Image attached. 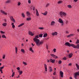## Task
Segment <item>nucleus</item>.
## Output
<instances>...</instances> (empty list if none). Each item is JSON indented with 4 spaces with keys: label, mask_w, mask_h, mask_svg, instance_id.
Returning a JSON list of instances; mask_svg holds the SVG:
<instances>
[{
    "label": "nucleus",
    "mask_w": 79,
    "mask_h": 79,
    "mask_svg": "<svg viewBox=\"0 0 79 79\" xmlns=\"http://www.w3.org/2000/svg\"><path fill=\"white\" fill-rule=\"evenodd\" d=\"M22 16H23V18H25V15L24 14V13H22Z\"/></svg>",
    "instance_id": "nucleus-30"
},
{
    "label": "nucleus",
    "mask_w": 79,
    "mask_h": 79,
    "mask_svg": "<svg viewBox=\"0 0 79 79\" xmlns=\"http://www.w3.org/2000/svg\"><path fill=\"white\" fill-rule=\"evenodd\" d=\"M47 36V33H46L45 34H44V35H43V37H46Z\"/></svg>",
    "instance_id": "nucleus-28"
},
{
    "label": "nucleus",
    "mask_w": 79,
    "mask_h": 79,
    "mask_svg": "<svg viewBox=\"0 0 79 79\" xmlns=\"http://www.w3.org/2000/svg\"><path fill=\"white\" fill-rule=\"evenodd\" d=\"M15 76V72H14L13 73L12 75H11V76L12 77H14V76Z\"/></svg>",
    "instance_id": "nucleus-35"
},
{
    "label": "nucleus",
    "mask_w": 79,
    "mask_h": 79,
    "mask_svg": "<svg viewBox=\"0 0 79 79\" xmlns=\"http://www.w3.org/2000/svg\"><path fill=\"white\" fill-rule=\"evenodd\" d=\"M67 6L69 8H72V6L71 5H68Z\"/></svg>",
    "instance_id": "nucleus-29"
},
{
    "label": "nucleus",
    "mask_w": 79,
    "mask_h": 79,
    "mask_svg": "<svg viewBox=\"0 0 79 79\" xmlns=\"http://www.w3.org/2000/svg\"><path fill=\"white\" fill-rule=\"evenodd\" d=\"M26 14H27V16L28 17H29V16H30L31 15V14L28 11H27L26 12Z\"/></svg>",
    "instance_id": "nucleus-12"
},
{
    "label": "nucleus",
    "mask_w": 79,
    "mask_h": 79,
    "mask_svg": "<svg viewBox=\"0 0 79 79\" xmlns=\"http://www.w3.org/2000/svg\"><path fill=\"white\" fill-rule=\"evenodd\" d=\"M67 59V58L65 57L63 58V60H66Z\"/></svg>",
    "instance_id": "nucleus-39"
},
{
    "label": "nucleus",
    "mask_w": 79,
    "mask_h": 79,
    "mask_svg": "<svg viewBox=\"0 0 79 79\" xmlns=\"http://www.w3.org/2000/svg\"><path fill=\"white\" fill-rule=\"evenodd\" d=\"M21 51L23 53H24V50L23 49H21Z\"/></svg>",
    "instance_id": "nucleus-40"
},
{
    "label": "nucleus",
    "mask_w": 79,
    "mask_h": 79,
    "mask_svg": "<svg viewBox=\"0 0 79 79\" xmlns=\"http://www.w3.org/2000/svg\"><path fill=\"white\" fill-rule=\"evenodd\" d=\"M53 75H56V72L55 71L54 73H53Z\"/></svg>",
    "instance_id": "nucleus-54"
},
{
    "label": "nucleus",
    "mask_w": 79,
    "mask_h": 79,
    "mask_svg": "<svg viewBox=\"0 0 79 79\" xmlns=\"http://www.w3.org/2000/svg\"><path fill=\"white\" fill-rule=\"evenodd\" d=\"M15 52H16V53H17V52H18V48L15 47Z\"/></svg>",
    "instance_id": "nucleus-31"
},
{
    "label": "nucleus",
    "mask_w": 79,
    "mask_h": 79,
    "mask_svg": "<svg viewBox=\"0 0 79 79\" xmlns=\"http://www.w3.org/2000/svg\"><path fill=\"white\" fill-rule=\"evenodd\" d=\"M65 32L66 34H68V33H69V32L68 31H65Z\"/></svg>",
    "instance_id": "nucleus-55"
},
{
    "label": "nucleus",
    "mask_w": 79,
    "mask_h": 79,
    "mask_svg": "<svg viewBox=\"0 0 79 79\" xmlns=\"http://www.w3.org/2000/svg\"><path fill=\"white\" fill-rule=\"evenodd\" d=\"M53 51H54V53H55L56 52V49L54 48L53 49Z\"/></svg>",
    "instance_id": "nucleus-46"
},
{
    "label": "nucleus",
    "mask_w": 79,
    "mask_h": 79,
    "mask_svg": "<svg viewBox=\"0 0 79 79\" xmlns=\"http://www.w3.org/2000/svg\"><path fill=\"white\" fill-rule=\"evenodd\" d=\"M12 27L13 28H15V26L14 25H12Z\"/></svg>",
    "instance_id": "nucleus-53"
},
{
    "label": "nucleus",
    "mask_w": 79,
    "mask_h": 79,
    "mask_svg": "<svg viewBox=\"0 0 79 79\" xmlns=\"http://www.w3.org/2000/svg\"><path fill=\"white\" fill-rule=\"evenodd\" d=\"M31 45H33V46H34V45L33 44V43H31Z\"/></svg>",
    "instance_id": "nucleus-61"
},
{
    "label": "nucleus",
    "mask_w": 79,
    "mask_h": 79,
    "mask_svg": "<svg viewBox=\"0 0 79 79\" xmlns=\"http://www.w3.org/2000/svg\"><path fill=\"white\" fill-rule=\"evenodd\" d=\"M14 23H12L11 24V25H12L13 26V25H14Z\"/></svg>",
    "instance_id": "nucleus-62"
},
{
    "label": "nucleus",
    "mask_w": 79,
    "mask_h": 79,
    "mask_svg": "<svg viewBox=\"0 0 79 79\" xmlns=\"http://www.w3.org/2000/svg\"><path fill=\"white\" fill-rule=\"evenodd\" d=\"M1 13H3V15H7L8 14L7 13H6L5 12V11L3 10H1Z\"/></svg>",
    "instance_id": "nucleus-9"
},
{
    "label": "nucleus",
    "mask_w": 79,
    "mask_h": 79,
    "mask_svg": "<svg viewBox=\"0 0 79 79\" xmlns=\"http://www.w3.org/2000/svg\"><path fill=\"white\" fill-rule=\"evenodd\" d=\"M60 76L61 77H63V72L62 71H60Z\"/></svg>",
    "instance_id": "nucleus-11"
},
{
    "label": "nucleus",
    "mask_w": 79,
    "mask_h": 79,
    "mask_svg": "<svg viewBox=\"0 0 79 79\" xmlns=\"http://www.w3.org/2000/svg\"><path fill=\"white\" fill-rule=\"evenodd\" d=\"M74 35V34H70V35L67 36V37H71V36H73Z\"/></svg>",
    "instance_id": "nucleus-13"
},
{
    "label": "nucleus",
    "mask_w": 79,
    "mask_h": 79,
    "mask_svg": "<svg viewBox=\"0 0 79 79\" xmlns=\"http://www.w3.org/2000/svg\"><path fill=\"white\" fill-rule=\"evenodd\" d=\"M58 22L59 23H60L61 24V26H63V25L64 24V22L63 21V20H62V19H61L59 18V20H58Z\"/></svg>",
    "instance_id": "nucleus-4"
},
{
    "label": "nucleus",
    "mask_w": 79,
    "mask_h": 79,
    "mask_svg": "<svg viewBox=\"0 0 79 79\" xmlns=\"http://www.w3.org/2000/svg\"><path fill=\"white\" fill-rule=\"evenodd\" d=\"M27 21H30L31 20V18H27Z\"/></svg>",
    "instance_id": "nucleus-25"
},
{
    "label": "nucleus",
    "mask_w": 79,
    "mask_h": 79,
    "mask_svg": "<svg viewBox=\"0 0 79 79\" xmlns=\"http://www.w3.org/2000/svg\"><path fill=\"white\" fill-rule=\"evenodd\" d=\"M46 48L48 50V46L47 44H46Z\"/></svg>",
    "instance_id": "nucleus-45"
},
{
    "label": "nucleus",
    "mask_w": 79,
    "mask_h": 79,
    "mask_svg": "<svg viewBox=\"0 0 79 79\" xmlns=\"http://www.w3.org/2000/svg\"><path fill=\"white\" fill-rule=\"evenodd\" d=\"M78 1V0H74V1L75 2H77Z\"/></svg>",
    "instance_id": "nucleus-56"
},
{
    "label": "nucleus",
    "mask_w": 79,
    "mask_h": 79,
    "mask_svg": "<svg viewBox=\"0 0 79 79\" xmlns=\"http://www.w3.org/2000/svg\"><path fill=\"white\" fill-rule=\"evenodd\" d=\"M23 63L24 64V65H27V63L26 62H23Z\"/></svg>",
    "instance_id": "nucleus-37"
},
{
    "label": "nucleus",
    "mask_w": 79,
    "mask_h": 79,
    "mask_svg": "<svg viewBox=\"0 0 79 79\" xmlns=\"http://www.w3.org/2000/svg\"><path fill=\"white\" fill-rule=\"evenodd\" d=\"M23 74V71H21L19 73V75H21V74Z\"/></svg>",
    "instance_id": "nucleus-34"
},
{
    "label": "nucleus",
    "mask_w": 79,
    "mask_h": 79,
    "mask_svg": "<svg viewBox=\"0 0 79 79\" xmlns=\"http://www.w3.org/2000/svg\"><path fill=\"white\" fill-rule=\"evenodd\" d=\"M73 53H71L70 54H69V58H71L72 56H73Z\"/></svg>",
    "instance_id": "nucleus-18"
},
{
    "label": "nucleus",
    "mask_w": 79,
    "mask_h": 79,
    "mask_svg": "<svg viewBox=\"0 0 79 79\" xmlns=\"http://www.w3.org/2000/svg\"><path fill=\"white\" fill-rule=\"evenodd\" d=\"M4 68V66H3V67H1L0 68V69H3Z\"/></svg>",
    "instance_id": "nucleus-48"
},
{
    "label": "nucleus",
    "mask_w": 79,
    "mask_h": 79,
    "mask_svg": "<svg viewBox=\"0 0 79 79\" xmlns=\"http://www.w3.org/2000/svg\"><path fill=\"white\" fill-rule=\"evenodd\" d=\"M67 15L66 13L63 11H60V15L61 17H66Z\"/></svg>",
    "instance_id": "nucleus-3"
},
{
    "label": "nucleus",
    "mask_w": 79,
    "mask_h": 79,
    "mask_svg": "<svg viewBox=\"0 0 79 79\" xmlns=\"http://www.w3.org/2000/svg\"><path fill=\"white\" fill-rule=\"evenodd\" d=\"M50 62H51L52 63H55V59H50Z\"/></svg>",
    "instance_id": "nucleus-8"
},
{
    "label": "nucleus",
    "mask_w": 79,
    "mask_h": 79,
    "mask_svg": "<svg viewBox=\"0 0 79 79\" xmlns=\"http://www.w3.org/2000/svg\"><path fill=\"white\" fill-rule=\"evenodd\" d=\"M42 14L44 15H47V12L46 11L44 13H42Z\"/></svg>",
    "instance_id": "nucleus-21"
},
{
    "label": "nucleus",
    "mask_w": 79,
    "mask_h": 79,
    "mask_svg": "<svg viewBox=\"0 0 79 79\" xmlns=\"http://www.w3.org/2000/svg\"><path fill=\"white\" fill-rule=\"evenodd\" d=\"M64 45H66V46H69V47H72L74 48H78V49H79V44H78L76 45L73 44H71L68 42L66 43Z\"/></svg>",
    "instance_id": "nucleus-2"
},
{
    "label": "nucleus",
    "mask_w": 79,
    "mask_h": 79,
    "mask_svg": "<svg viewBox=\"0 0 79 79\" xmlns=\"http://www.w3.org/2000/svg\"><path fill=\"white\" fill-rule=\"evenodd\" d=\"M24 23H22L20 24V25H19L18 26L19 27H21V26H23V25H24Z\"/></svg>",
    "instance_id": "nucleus-22"
},
{
    "label": "nucleus",
    "mask_w": 79,
    "mask_h": 79,
    "mask_svg": "<svg viewBox=\"0 0 79 79\" xmlns=\"http://www.w3.org/2000/svg\"><path fill=\"white\" fill-rule=\"evenodd\" d=\"M2 38H5L6 39V36H5V35H2Z\"/></svg>",
    "instance_id": "nucleus-27"
},
{
    "label": "nucleus",
    "mask_w": 79,
    "mask_h": 79,
    "mask_svg": "<svg viewBox=\"0 0 79 79\" xmlns=\"http://www.w3.org/2000/svg\"><path fill=\"white\" fill-rule=\"evenodd\" d=\"M29 35H31V36H33V35H34V34L32 33V32L31 31H29Z\"/></svg>",
    "instance_id": "nucleus-15"
},
{
    "label": "nucleus",
    "mask_w": 79,
    "mask_h": 79,
    "mask_svg": "<svg viewBox=\"0 0 79 79\" xmlns=\"http://www.w3.org/2000/svg\"><path fill=\"white\" fill-rule=\"evenodd\" d=\"M68 20H66V23L67 24L68 23Z\"/></svg>",
    "instance_id": "nucleus-60"
},
{
    "label": "nucleus",
    "mask_w": 79,
    "mask_h": 79,
    "mask_svg": "<svg viewBox=\"0 0 79 79\" xmlns=\"http://www.w3.org/2000/svg\"><path fill=\"white\" fill-rule=\"evenodd\" d=\"M69 42H72V40H70Z\"/></svg>",
    "instance_id": "nucleus-63"
},
{
    "label": "nucleus",
    "mask_w": 79,
    "mask_h": 79,
    "mask_svg": "<svg viewBox=\"0 0 79 79\" xmlns=\"http://www.w3.org/2000/svg\"><path fill=\"white\" fill-rule=\"evenodd\" d=\"M77 76H79V71L76 72L74 75V78L75 79H77Z\"/></svg>",
    "instance_id": "nucleus-5"
},
{
    "label": "nucleus",
    "mask_w": 79,
    "mask_h": 79,
    "mask_svg": "<svg viewBox=\"0 0 79 79\" xmlns=\"http://www.w3.org/2000/svg\"><path fill=\"white\" fill-rule=\"evenodd\" d=\"M4 21L5 22V23H6V22H7V21L6 20V19H4Z\"/></svg>",
    "instance_id": "nucleus-51"
},
{
    "label": "nucleus",
    "mask_w": 79,
    "mask_h": 79,
    "mask_svg": "<svg viewBox=\"0 0 79 79\" xmlns=\"http://www.w3.org/2000/svg\"><path fill=\"white\" fill-rule=\"evenodd\" d=\"M39 29H40L41 30H42L44 29V27H40L39 28Z\"/></svg>",
    "instance_id": "nucleus-41"
},
{
    "label": "nucleus",
    "mask_w": 79,
    "mask_h": 79,
    "mask_svg": "<svg viewBox=\"0 0 79 79\" xmlns=\"http://www.w3.org/2000/svg\"><path fill=\"white\" fill-rule=\"evenodd\" d=\"M6 24H7L6 23H4L2 24V26L4 27L6 26Z\"/></svg>",
    "instance_id": "nucleus-20"
},
{
    "label": "nucleus",
    "mask_w": 79,
    "mask_h": 79,
    "mask_svg": "<svg viewBox=\"0 0 79 79\" xmlns=\"http://www.w3.org/2000/svg\"><path fill=\"white\" fill-rule=\"evenodd\" d=\"M0 71L1 72V73H3V71L2 70V69H0Z\"/></svg>",
    "instance_id": "nucleus-47"
},
{
    "label": "nucleus",
    "mask_w": 79,
    "mask_h": 79,
    "mask_svg": "<svg viewBox=\"0 0 79 79\" xmlns=\"http://www.w3.org/2000/svg\"><path fill=\"white\" fill-rule=\"evenodd\" d=\"M30 51H32V47H31L30 48Z\"/></svg>",
    "instance_id": "nucleus-50"
},
{
    "label": "nucleus",
    "mask_w": 79,
    "mask_h": 79,
    "mask_svg": "<svg viewBox=\"0 0 79 79\" xmlns=\"http://www.w3.org/2000/svg\"><path fill=\"white\" fill-rule=\"evenodd\" d=\"M36 15L37 16H39V12H38V10L37 9H36Z\"/></svg>",
    "instance_id": "nucleus-19"
},
{
    "label": "nucleus",
    "mask_w": 79,
    "mask_h": 79,
    "mask_svg": "<svg viewBox=\"0 0 79 79\" xmlns=\"http://www.w3.org/2000/svg\"><path fill=\"white\" fill-rule=\"evenodd\" d=\"M71 65H72V64H71V63H70L69 64V66H71Z\"/></svg>",
    "instance_id": "nucleus-58"
},
{
    "label": "nucleus",
    "mask_w": 79,
    "mask_h": 79,
    "mask_svg": "<svg viewBox=\"0 0 79 79\" xmlns=\"http://www.w3.org/2000/svg\"><path fill=\"white\" fill-rule=\"evenodd\" d=\"M58 34V32H55L54 33H52V35H56Z\"/></svg>",
    "instance_id": "nucleus-14"
},
{
    "label": "nucleus",
    "mask_w": 79,
    "mask_h": 79,
    "mask_svg": "<svg viewBox=\"0 0 79 79\" xmlns=\"http://www.w3.org/2000/svg\"><path fill=\"white\" fill-rule=\"evenodd\" d=\"M55 22L54 21H52L51 22V23L50 24L51 26H53L55 25Z\"/></svg>",
    "instance_id": "nucleus-10"
},
{
    "label": "nucleus",
    "mask_w": 79,
    "mask_h": 79,
    "mask_svg": "<svg viewBox=\"0 0 79 79\" xmlns=\"http://www.w3.org/2000/svg\"><path fill=\"white\" fill-rule=\"evenodd\" d=\"M49 71L50 72H52V67H49Z\"/></svg>",
    "instance_id": "nucleus-24"
},
{
    "label": "nucleus",
    "mask_w": 79,
    "mask_h": 79,
    "mask_svg": "<svg viewBox=\"0 0 79 79\" xmlns=\"http://www.w3.org/2000/svg\"><path fill=\"white\" fill-rule=\"evenodd\" d=\"M10 2H11L10 0H8L5 2V3H10Z\"/></svg>",
    "instance_id": "nucleus-17"
},
{
    "label": "nucleus",
    "mask_w": 79,
    "mask_h": 79,
    "mask_svg": "<svg viewBox=\"0 0 79 79\" xmlns=\"http://www.w3.org/2000/svg\"><path fill=\"white\" fill-rule=\"evenodd\" d=\"M50 61V60H48V63H49V62Z\"/></svg>",
    "instance_id": "nucleus-57"
},
{
    "label": "nucleus",
    "mask_w": 79,
    "mask_h": 79,
    "mask_svg": "<svg viewBox=\"0 0 79 79\" xmlns=\"http://www.w3.org/2000/svg\"><path fill=\"white\" fill-rule=\"evenodd\" d=\"M70 79H73L72 78V77H70Z\"/></svg>",
    "instance_id": "nucleus-64"
},
{
    "label": "nucleus",
    "mask_w": 79,
    "mask_h": 79,
    "mask_svg": "<svg viewBox=\"0 0 79 79\" xmlns=\"http://www.w3.org/2000/svg\"><path fill=\"white\" fill-rule=\"evenodd\" d=\"M17 70H20V68H19V67H18L17 68Z\"/></svg>",
    "instance_id": "nucleus-52"
},
{
    "label": "nucleus",
    "mask_w": 79,
    "mask_h": 79,
    "mask_svg": "<svg viewBox=\"0 0 79 79\" xmlns=\"http://www.w3.org/2000/svg\"><path fill=\"white\" fill-rule=\"evenodd\" d=\"M0 32L1 34H5V32H4L2 31H1Z\"/></svg>",
    "instance_id": "nucleus-44"
},
{
    "label": "nucleus",
    "mask_w": 79,
    "mask_h": 79,
    "mask_svg": "<svg viewBox=\"0 0 79 79\" xmlns=\"http://www.w3.org/2000/svg\"><path fill=\"white\" fill-rule=\"evenodd\" d=\"M44 68H45V70L46 71H47V66L45 64H44Z\"/></svg>",
    "instance_id": "nucleus-16"
},
{
    "label": "nucleus",
    "mask_w": 79,
    "mask_h": 79,
    "mask_svg": "<svg viewBox=\"0 0 79 79\" xmlns=\"http://www.w3.org/2000/svg\"><path fill=\"white\" fill-rule=\"evenodd\" d=\"M62 3V1H59L58 2V4H60V3Z\"/></svg>",
    "instance_id": "nucleus-38"
},
{
    "label": "nucleus",
    "mask_w": 79,
    "mask_h": 79,
    "mask_svg": "<svg viewBox=\"0 0 79 79\" xmlns=\"http://www.w3.org/2000/svg\"><path fill=\"white\" fill-rule=\"evenodd\" d=\"M39 38V35H37L36 36H35V38H34V42H35L36 44L37 45V46H40V45H42V44L44 43L43 41L39 42H40V40L38 39H37Z\"/></svg>",
    "instance_id": "nucleus-1"
},
{
    "label": "nucleus",
    "mask_w": 79,
    "mask_h": 79,
    "mask_svg": "<svg viewBox=\"0 0 79 79\" xmlns=\"http://www.w3.org/2000/svg\"><path fill=\"white\" fill-rule=\"evenodd\" d=\"M49 5H50V4L49 3H48L47 4L46 6V7H48V6H49Z\"/></svg>",
    "instance_id": "nucleus-36"
},
{
    "label": "nucleus",
    "mask_w": 79,
    "mask_h": 79,
    "mask_svg": "<svg viewBox=\"0 0 79 79\" xmlns=\"http://www.w3.org/2000/svg\"><path fill=\"white\" fill-rule=\"evenodd\" d=\"M5 58V55H4L2 57V58L3 59H4Z\"/></svg>",
    "instance_id": "nucleus-49"
},
{
    "label": "nucleus",
    "mask_w": 79,
    "mask_h": 79,
    "mask_svg": "<svg viewBox=\"0 0 79 79\" xmlns=\"http://www.w3.org/2000/svg\"><path fill=\"white\" fill-rule=\"evenodd\" d=\"M10 20H11L12 21H13V22L14 23H15L16 22L15 20L14 19L13 16H10Z\"/></svg>",
    "instance_id": "nucleus-6"
},
{
    "label": "nucleus",
    "mask_w": 79,
    "mask_h": 79,
    "mask_svg": "<svg viewBox=\"0 0 79 79\" xmlns=\"http://www.w3.org/2000/svg\"><path fill=\"white\" fill-rule=\"evenodd\" d=\"M62 61L61 60H59L58 62V63L59 64H61L62 63Z\"/></svg>",
    "instance_id": "nucleus-32"
},
{
    "label": "nucleus",
    "mask_w": 79,
    "mask_h": 79,
    "mask_svg": "<svg viewBox=\"0 0 79 79\" xmlns=\"http://www.w3.org/2000/svg\"><path fill=\"white\" fill-rule=\"evenodd\" d=\"M28 3H29V4L31 3V0H28Z\"/></svg>",
    "instance_id": "nucleus-43"
},
{
    "label": "nucleus",
    "mask_w": 79,
    "mask_h": 79,
    "mask_svg": "<svg viewBox=\"0 0 79 79\" xmlns=\"http://www.w3.org/2000/svg\"><path fill=\"white\" fill-rule=\"evenodd\" d=\"M76 65L77 67V69H79V65H78L77 63L76 64Z\"/></svg>",
    "instance_id": "nucleus-23"
},
{
    "label": "nucleus",
    "mask_w": 79,
    "mask_h": 79,
    "mask_svg": "<svg viewBox=\"0 0 79 79\" xmlns=\"http://www.w3.org/2000/svg\"><path fill=\"white\" fill-rule=\"evenodd\" d=\"M35 10V7H33V10Z\"/></svg>",
    "instance_id": "nucleus-59"
},
{
    "label": "nucleus",
    "mask_w": 79,
    "mask_h": 79,
    "mask_svg": "<svg viewBox=\"0 0 79 79\" xmlns=\"http://www.w3.org/2000/svg\"><path fill=\"white\" fill-rule=\"evenodd\" d=\"M50 55L52 56V57H53L54 58H55V59H57L58 58V56H56V55L52 54H50Z\"/></svg>",
    "instance_id": "nucleus-7"
},
{
    "label": "nucleus",
    "mask_w": 79,
    "mask_h": 79,
    "mask_svg": "<svg viewBox=\"0 0 79 79\" xmlns=\"http://www.w3.org/2000/svg\"><path fill=\"white\" fill-rule=\"evenodd\" d=\"M39 36L40 37L42 38L43 37V34H40L39 35Z\"/></svg>",
    "instance_id": "nucleus-26"
},
{
    "label": "nucleus",
    "mask_w": 79,
    "mask_h": 79,
    "mask_svg": "<svg viewBox=\"0 0 79 79\" xmlns=\"http://www.w3.org/2000/svg\"><path fill=\"white\" fill-rule=\"evenodd\" d=\"M79 40H77V42H76V44H79Z\"/></svg>",
    "instance_id": "nucleus-33"
},
{
    "label": "nucleus",
    "mask_w": 79,
    "mask_h": 79,
    "mask_svg": "<svg viewBox=\"0 0 79 79\" xmlns=\"http://www.w3.org/2000/svg\"><path fill=\"white\" fill-rule=\"evenodd\" d=\"M21 5V2H19L18 3V6H19Z\"/></svg>",
    "instance_id": "nucleus-42"
}]
</instances>
